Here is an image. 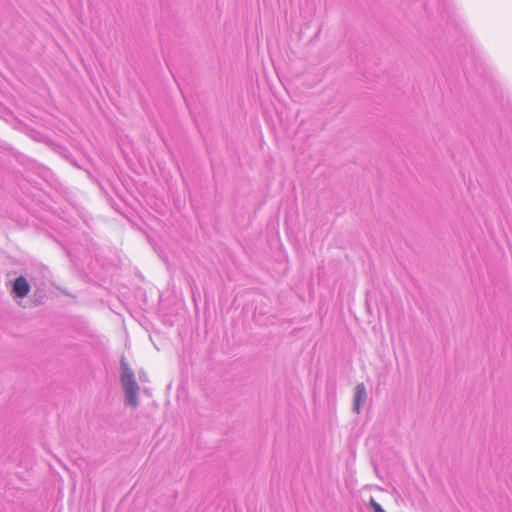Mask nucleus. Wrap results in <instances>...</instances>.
Segmentation results:
<instances>
[{"mask_svg":"<svg viewBox=\"0 0 512 512\" xmlns=\"http://www.w3.org/2000/svg\"><path fill=\"white\" fill-rule=\"evenodd\" d=\"M122 374H121V382L125 391V395L127 398V402L136 407L138 404L137 393L139 387L134 379V373L130 369L129 365L125 360L121 362Z\"/></svg>","mask_w":512,"mask_h":512,"instance_id":"obj_1","label":"nucleus"},{"mask_svg":"<svg viewBox=\"0 0 512 512\" xmlns=\"http://www.w3.org/2000/svg\"><path fill=\"white\" fill-rule=\"evenodd\" d=\"M30 291V285L28 281L23 277L19 276L13 283V292L20 298L28 295Z\"/></svg>","mask_w":512,"mask_h":512,"instance_id":"obj_2","label":"nucleus"},{"mask_svg":"<svg viewBox=\"0 0 512 512\" xmlns=\"http://www.w3.org/2000/svg\"><path fill=\"white\" fill-rule=\"evenodd\" d=\"M366 399V389L363 383L358 384L355 389L354 406L357 413L360 412L361 403Z\"/></svg>","mask_w":512,"mask_h":512,"instance_id":"obj_3","label":"nucleus"},{"mask_svg":"<svg viewBox=\"0 0 512 512\" xmlns=\"http://www.w3.org/2000/svg\"><path fill=\"white\" fill-rule=\"evenodd\" d=\"M370 505L372 506V508L374 509V512H385L382 507L374 500V499H371L370 500Z\"/></svg>","mask_w":512,"mask_h":512,"instance_id":"obj_4","label":"nucleus"}]
</instances>
